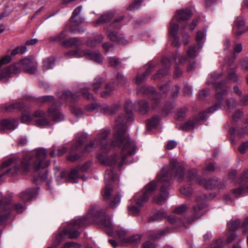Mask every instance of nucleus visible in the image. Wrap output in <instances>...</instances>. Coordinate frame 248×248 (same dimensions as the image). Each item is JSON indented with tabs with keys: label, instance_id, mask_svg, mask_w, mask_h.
I'll return each mask as SVG.
<instances>
[{
	"label": "nucleus",
	"instance_id": "obj_1",
	"mask_svg": "<svg viewBox=\"0 0 248 248\" xmlns=\"http://www.w3.org/2000/svg\"><path fill=\"white\" fill-rule=\"evenodd\" d=\"M132 103L131 101H126L124 105L125 114L119 115L115 121V134L111 143L107 141V138L110 134V130L104 129L101 130L97 136L95 141H91L85 146L84 152L92 151L98 146L103 153L110 150L112 146L122 147L120 156L115 155L108 157L100 154L98 155L99 161L102 164L111 166L115 164L121 167L125 162L126 158L134 155L136 152L135 143L131 141L129 135L126 132V124L133 121L134 118L132 112Z\"/></svg>",
	"mask_w": 248,
	"mask_h": 248
},
{
	"label": "nucleus",
	"instance_id": "obj_2",
	"mask_svg": "<svg viewBox=\"0 0 248 248\" xmlns=\"http://www.w3.org/2000/svg\"><path fill=\"white\" fill-rule=\"evenodd\" d=\"M172 176L179 182L184 181L187 183H193L198 181L200 185L203 186L207 189L213 188L217 184V182L214 180L198 179L196 171L193 170L184 173L183 167L174 158L170 161L169 170L163 168L157 175V179L160 182H167Z\"/></svg>",
	"mask_w": 248,
	"mask_h": 248
},
{
	"label": "nucleus",
	"instance_id": "obj_3",
	"mask_svg": "<svg viewBox=\"0 0 248 248\" xmlns=\"http://www.w3.org/2000/svg\"><path fill=\"white\" fill-rule=\"evenodd\" d=\"M91 222H94L109 230L113 229L109 217L106 215L103 210L98 206L91 209L86 217H76L70 221L72 225L78 227L88 225Z\"/></svg>",
	"mask_w": 248,
	"mask_h": 248
},
{
	"label": "nucleus",
	"instance_id": "obj_4",
	"mask_svg": "<svg viewBox=\"0 0 248 248\" xmlns=\"http://www.w3.org/2000/svg\"><path fill=\"white\" fill-rule=\"evenodd\" d=\"M222 76L221 72H214L210 75V78L207 81L208 84H213L216 91L215 99L217 102L214 105L208 108V112L213 113L220 108L223 101L228 94V87L226 85V83L220 81Z\"/></svg>",
	"mask_w": 248,
	"mask_h": 248
},
{
	"label": "nucleus",
	"instance_id": "obj_5",
	"mask_svg": "<svg viewBox=\"0 0 248 248\" xmlns=\"http://www.w3.org/2000/svg\"><path fill=\"white\" fill-rule=\"evenodd\" d=\"M117 180V176L111 170H108L105 174V187L102 192V196L104 200H109V206L114 208L120 202L121 196L119 193L115 195L112 194V184Z\"/></svg>",
	"mask_w": 248,
	"mask_h": 248
},
{
	"label": "nucleus",
	"instance_id": "obj_6",
	"mask_svg": "<svg viewBox=\"0 0 248 248\" xmlns=\"http://www.w3.org/2000/svg\"><path fill=\"white\" fill-rule=\"evenodd\" d=\"M84 19L82 17H80L79 18L76 19L73 18L71 17L69 21L66 26V29L62 31L59 34L56 35L51 36L49 38L50 42H59L63 40L67 36V29L73 33L83 32V31L80 29L78 28V26L83 23Z\"/></svg>",
	"mask_w": 248,
	"mask_h": 248
},
{
	"label": "nucleus",
	"instance_id": "obj_7",
	"mask_svg": "<svg viewBox=\"0 0 248 248\" xmlns=\"http://www.w3.org/2000/svg\"><path fill=\"white\" fill-rule=\"evenodd\" d=\"M156 187V184L154 182L150 183L146 186L143 194L137 201L136 206L132 205L128 207L129 214L133 215H137L140 212V207H141L144 203L148 201L149 196L152 194Z\"/></svg>",
	"mask_w": 248,
	"mask_h": 248
},
{
	"label": "nucleus",
	"instance_id": "obj_8",
	"mask_svg": "<svg viewBox=\"0 0 248 248\" xmlns=\"http://www.w3.org/2000/svg\"><path fill=\"white\" fill-rule=\"evenodd\" d=\"M37 68V63L33 61L32 58H25L19 62L11 65V70L16 73L20 72L22 70L30 74H34L36 72Z\"/></svg>",
	"mask_w": 248,
	"mask_h": 248
},
{
	"label": "nucleus",
	"instance_id": "obj_9",
	"mask_svg": "<svg viewBox=\"0 0 248 248\" xmlns=\"http://www.w3.org/2000/svg\"><path fill=\"white\" fill-rule=\"evenodd\" d=\"M65 55L68 58H80L84 56L87 59L93 60L98 63H101L103 60V57L99 52L90 50H71L66 52Z\"/></svg>",
	"mask_w": 248,
	"mask_h": 248
},
{
	"label": "nucleus",
	"instance_id": "obj_10",
	"mask_svg": "<svg viewBox=\"0 0 248 248\" xmlns=\"http://www.w3.org/2000/svg\"><path fill=\"white\" fill-rule=\"evenodd\" d=\"M120 108L119 104H113L108 107L107 104H92L86 106V109L88 111L97 110L102 113L112 115L117 111Z\"/></svg>",
	"mask_w": 248,
	"mask_h": 248
},
{
	"label": "nucleus",
	"instance_id": "obj_11",
	"mask_svg": "<svg viewBox=\"0 0 248 248\" xmlns=\"http://www.w3.org/2000/svg\"><path fill=\"white\" fill-rule=\"evenodd\" d=\"M196 202L198 205L193 207V216L190 219V221H193L200 218L206 211L204 203V199L202 198L201 197H198L196 198Z\"/></svg>",
	"mask_w": 248,
	"mask_h": 248
},
{
	"label": "nucleus",
	"instance_id": "obj_12",
	"mask_svg": "<svg viewBox=\"0 0 248 248\" xmlns=\"http://www.w3.org/2000/svg\"><path fill=\"white\" fill-rule=\"evenodd\" d=\"M140 92L146 94L151 99L152 102V108H155L160 103V95L155 91L153 87L142 86Z\"/></svg>",
	"mask_w": 248,
	"mask_h": 248
},
{
	"label": "nucleus",
	"instance_id": "obj_13",
	"mask_svg": "<svg viewBox=\"0 0 248 248\" xmlns=\"http://www.w3.org/2000/svg\"><path fill=\"white\" fill-rule=\"evenodd\" d=\"M247 31L245 28L244 19L242 17H237L232 27V32L234 37L238 38L240 36Z\"/></svg>",
	"mask_w": 248,
	"mask_h": 248
},
{
	"label": "nucleus",
	"instance_id": "obj_14",
	"mask_svg": "<svg viewBox=\"0 0 248 248\" xmlns=\"http://www.w3.org/2000/svg\"><path fill=\"white\" fill-rule=\"evenodd\" d=\"M225 102L226 103L227 109L230 110L237 106L239 104L243 106H247L248 105V95H245L239 98V102L234 98L227 99L225 100Z\"/></svg>",
	"mask_w": 248,
	"mask_h": 248
},
{
	"label": "nucleus",
	"instance_id": "obj_15",
	"mask_svg": "<svg viewBox=\"0 0 248 248\" xmlns=\"http://www.w3.org/2000/svg\"><path fill=\"white\" fill-rule=\"evenodd\" d=\"M241 227L243 229V232L246 233L248 232V217L245 219L242 223L239 220L230 221L228 223V229L231 231H234L238 228Z\"/></svg>",
	"mask_w": 248,
	"mask_h": 248
},
{
	"label": "nucleus",
	"instance_id": "obj_16",
	"mask_svg": "<svg viewBox=\"0 0 248 248\" xmlns=\"http://www.w3.org/2000/svg\"><path fill=\"white\" fill-rule=\"evenodd\" d=\"M170 65L171 63L170 60L167 58H164L162 60V68L153 77V79H156L157 78H162L167 75L169 72Z\"/></svg>",
	"mask_w": 248,
	"mask_h": 248
},
{
	"label": "nucleus",
	"instance_id": "obj_17",
	"mask_svg": "<svg viewBox=\"0 0 248 248\" xmlns=\"http://www.w3.org/2000/svg\"><path fill=\"white\" fill-rule=\"evenodd\" d=\"M207 118V112L203 111L199 113L198 118H196L193 119L192 120H190L185 123L182 126V129L184 130H188L192 129L194 128L195 126L197 124L198 120H204Z\"/></svg>",
	"mask_w": 248,
	"mask_h": 248
},
{
	"label": "nucleus",
	"instance_id": "obj_18",
	"mask_svg": "<svg viewBox=\"0 0 248 248\" xmlns=\"http://www.w3.org/2000/svg\"><path fill=\"white\" fill-rule=\"evenodd\" d=\"M33 115L34 117L39 118V119L35 121V125L39 127H44L49 125V121L48 119L44 118L45 113L43 111L40 110H37L33 113Z\"/></svg>",
	"mask_w": 248,
	"mask_h": 248
},
{
	"label": "nucleus",
	"instance_id": "obj_19",
	"mask_svg": "<svg viewBox=\"0 0 248 248\" xmlns=\"http://www.w3.org/2000/svg\"><path fill=\"white\" fill-rule=\"evenodd\" d=\"M18 125V121L16 120L3 119L0 121V131L5 129L14 130L16 128Z\"/></svg>",
	"mask_w": 248,
	"mask_h": 248
},
{
	"label": "nucleus",
	"instance_id": "obj_20",
	"mask_svg": "<svg viewBox=\"0 0 248 248\" xmlns=\"http://www.w3.org/2000/svg\"><path fill=\"white\" fill-rule=\"evenodd\" d=\"M48 116L52 121L60 122L64 120V117L58 108L51 107L48 110Z\"/></svg>",
	"mask_w": 248,
	"mask_h": 248
},
{
	"label": "nucleus",
	"instance_id": "obj_21",
	"mask_svg": "<svg viewBox=\"0 0 248 248\" xmlns=\"http://www.w3.org/2000/svg\"><path fill=\"white\" fill-rule=\"evenodd\" d=\"M169 185H163L161 186L160 194L157 196L155 197L153 200V202L157 204H161L167 199L168 192V186Z\"/></svg>",
	"mask_w": 248,
	"mask_h": 248
},
{
	"label": "nucleus",
	"instance_id": "obj_22",
	"mask_svg": "<svg viewBox=\"0 0 248 248\" xmlns=\"http://www.w3.org/2000/svg\"><path fill=\"white\" fill-rule=\"evenodd\" d=\"M197 52L194 46H190L186 50V56H182L179 58V63H184L188 61L189 58H195L197 56Z\"/></svg>",
	"mask_w": 248,
	"mask_h": 248
},
{
	"label": "nucleus",
	"instance_id": "obj_23",
	"mask_svg": "<svg viewBox=\"0 0 248 248\" xmlns=\"http://www.w3.org/2000/svg\"><path fill=\"white\" fill-rule=\"evenodd\" d=\"M107 34L110 40L113 42H117L119 44H123L124 42V40L122 35L118 34L116 31H112L110 29H109L107 31Z\"/></svg>",
	"mask_w": 248,
	"mask_h": 248
},
{
	"label": "nucleus",
	"instance_id": "obj_24",
	"mask_svg": "<svg viewBox=\"0 0 248 248\" xmlns=\"http://www.w3.org/2000/svg\"><path fill=\"white\" fill-rule=\"evenodd\" d=\"M192 16V12L190 10H182L178 12V14L176 15L174 19L178 22L184 21L188 19Z\"/></svg>",
	"mask_w": 248,
	"mask_h": 248
},
{
	"label": "nucleus",
	"instance_id": "obj_25",
	"mask_svg": "<svg viewBox=\"0 0 248 248\" xmlns=\"http://www.w3.org/2000/svg\"><path fill=\"white\" fill-rule=\"evenodd\" d=\"M236 67L230 68L228 71L227 78L229 80L236 83L240 80V76L236 73Z\"/></svg>",
	"mask_w": 248,
	"mask_h": 248
},
{
	"label": "nucleus",
	"instance_id": "obj_26",
	"mask_svg": "<svg viewBox=\"0 0 248 248\" xmlns=\"http://www.w3.org/2000/svg\"><path fill=\"white\" fill-rule=\"evenodd\" d=\"M81 44V41L76 37L66 39L62 42V45L65 47L78 46Z\"/></svg>",
	"mask_w": 248,
	"mask_h": 248
},
{
	"label": "nucleus",
	"instance_id": "obj_27",
	"mask_svg": "<svg viewBox=\"0 0 248 248\" xmlns=\"http://www.w3.org/2000/svg\"><path fill=\"white\" fill-rule=\"evenodd\" d=\"M11 66L8 67H2L0 66V79L3 81H6L11 73L16 74L13 72L11 69Z\"/></svg>",
	"mask_w": 248,
	"mask_h": 248
},
{
	"label": "nucleus",
	"instance_id": "obj_28",
	"mask_svg": "<svg viewBox=\"0 0 248 248\" xmlns=\"http://www.w3.org/2000/svg\"><path fill=\"white\" fill-rule=\"evenodd\" d=\"M36 194L35 190L32 188L28 189L20 193V197L25 202L31 200Z\"/></svg>",
	"mask_w": 248,
	"mask_h": 248
},
{
	"label": "nucleus",
	"instance_id": "obj_29",
	"mask_svg": "<svg viewBox=\"0 0 248 248\" xmlns=\"http://www.w3.org/2000/svg\"><path fill=\"white\" fill-rule=\"evenodd\" d=\"M152 71V67H149L148 69L145 71L142 75H138L136 79L134 80L135 83L138 85L141 84L143 82L145 81Z\"/></svg>",
	"mask_w": 248,
	"mask_h": 248
},
{
	"label": "nucleus",
	"instance_id": "obj_30",
	"mask_svg": "<svg viewBox=\"0 0 248 248\" xmlns=\"http://www.w3.org/2000/svg\"><path fill=\"white\" fill-rule=\"evenodd\" d=\"M60 97L64 100L70 102L77 100L78 98V95L72 93L68 91L62 92Z\"/></svg>",
	"mask_w": 248,
	"mask_h": 248
},
{
	"label": "nucleus",
	"instance_id": "obj_31",
	"mask_svg": "<svg viewBox=\"0 0 248 248\" xmlns=\"http://www.w3.org/2000/svg\"><path fill=\"white\" fill-rule=\"evenodd\" d=\"M141 235L135 234L132 236L126 237L124 239V242L131 245H135L140 242Z\"/></svg>",
	"mask_w": 248,
	"mask_h": 248
},
{
	"label": "nucleus",
	"instance_id": "obj_32",
	"mask_svg": "<svg viewBox=\"0 0 248 248\" xmlns=\"http://www.w3.org/2000/svg\"><path fill=\"white\" fill-rule=\"evenodd\" d=\"M174 18H173L170 22V27L169 32L172 37H176L177 35L179 25L177 23L175 22Z\"/></svg>",
	"mask_w": 248,
	"mask_h": 248
},
{
	"label": "nucleus",
	"instance_id": "obj_33",
	"mask_svg": "<svg viewBox=\"0 0 248 248\" xmlns=\"http://www.w3.org/2000/svg\"><path fill=\"white\" fill-rule=\"evenodd\" d=\"M55 60L53 57L46 58L43 62V69L44 70H47L52 69L54 65Z\"/></svg>",
	"mask_w": 248,
	"mask_h": 248
},
{
	"label": "nucleus",
	"instance_id": "obj_34",
	"mask_svg": "<svg viewBox=\"0 0 248 248\" xmlns=\"http://www.w3.org/2000/svg\"><path fill=\"white\" fill-rule=\"evenodd\" d=\"M169 229L166 228L160 231L155 232L149 235V237L151 239H159L164 236L168 232Z\"/></svg>",
	"mask_w": 248,
	"mask_h": 248
},
{
	"label": "nucleus",
	"instance_id": "obj_35",
	"mask_svg": "<svg viewBox=\"0 0 248 248\" xmlns=\"http://www.w3.org/2000/svg\"><path fill=\"white\" fill-rule=\"evenodd\" d=\"M66 233L64 231L61 232L56 235L53 245L56 248L60 245L66 238Z\"/></svg>",
	"mask_w": 248,
	"mask_h": 248
},
{
	"label": "nucleus",
	"instance_id": "obj_36",
	"mask_svg": "<svg viewBox=\"0 0 248 248\" xmlns=\"http://www.w3.org/2000/svg\"><path fill=\"white\" fill-rule=\"evenodd\" d=\"M23 106V104L21 103H16L13 104L5 105L4 107L6 111H11L16 109H21Z\"/></svg>",
	"mask_w": 248,
	"mask_h": 248
},
{
	"label": "nucleus",
	"instance_id": "obj_37",
	"mask_svg": "<svg viewBox=\"0 0 248 248\" xmlns=\"http://www.w3.org/2000/svg\"><path fill=\"white\" fill-rule=\"evenodd\" d=\"M114 90L113 86L108 83L105 85V90L101 93V96L103 98H107L110 95Z\"/></svg>",
	"mask_w": 248,
	"mask_h": 248
},
{
	"label": "nucleus",
	"instance_id": "obj_38",
	"mask_svg": "<svg viewBox=\"0 0 248 248\" xmlns=\"http://www.w3.org/2000/svg\"><path fill=\"white\" fill-rule=\"evenodd\" d=\"M103 82V79L101 78H97L94 79L92 83L93 90L94 92L97 93L99 91L102 87Z\"/></svg>",
	"mask_w": 248,
	"mask_h": 248
},
{
	"label": "nucleus",
	"instance_id": "obj_39",
	"mask_svg": "<svg viewBox=\"0 0 248 248\" xmlns=\"http://www.w3.org/2000/svg\"><path fill=\"white\" fill-rule=\"evenodd\" d=\"M159 118L158 116H154L152 119H149L147 123V126L149 129L155 128L158 124Z\"/></svg>",
	"mask_w": 248,
	"mask_h": 248
},
{
	"label": "nucleus",
	"instance_id": "obj_40",
	"mask_svg": "<svg viewBox=\"0 0 248 248\" xmlns=\"http://www.w3.org/2000/svg\"><path fill=\"white\" fill-rule=\"evenodd\" d=\"M113 15L110 13H107L102 15L96 21L97 24H102L110 21Z\"/></svg>",
	"mask_w": 248,
	"mask_h": 248
},
{
	"label": "nucleus",
	"instance_id": "obj_41",
	"mask_svg": "<svg viewBox=\"0 0 248 248\" xmlns=\"http://www.w3.org/2000/svg\"><path fill=\"white\" fill-rule=\"evenodd\" d=\"M103 40V37L102 35L99 34L96 36L94 39L89 40L87 42V45L90 46H95L100 44Z\"/></svg>",
	"mask_w": 248,
	"mask_h": 248
},
{
	"label": "nucleus",
	"instance_id": "obj_42",
	"mask_svg": "<svg viewBox=\"0 0 248 248\" xmlns=\"http://www.w3.org/2000/svg\"><path fill=\"white\" fill-rule=\"evenodd\" d=\"M64 231L66 233V235H68V238L70 239L77 238L80 234L79 231L72 229H66Z\"/></svg>",
	"mask_w": 248,
	"mask_h": 248
},
{
	"label": "nucleus",
	"instance_id": "obj_43",
	"mask_svg": "<svg viewBox=\"0 0 248 248\" xmlns=\"http://www.w3.org/2000/svg\"><path fill=\"white\" fill-rule=\"evenodd\" d=\"M245 122L243 124L241 130L237 134L240 137H242L244 135L248 134V129H247L248 126V116L245 117Z\"/></svg>",
	"mask_w": 248,
	"mask_h": 248
},
{
	"label": "nucleus",
	"instance_id": "obj_44",
	"mask_svg": "<svg viewBox=\"0 0 248 248\" xmlns=\"http://www.w3.org/2000/svg\"><path fill=\"white\" fill-rule=\"evenodd\" d=\"M79 178L78 171L76 169H72L68 176V179L72 183H75L76 180Z\"/></svg>",
	"mask_w": 248,
	"mask_h": 248
},
{
	"label": "nucleus",
	"instance_id": "obj_45",
	"mask_svg": "<svg viewBox=\"0 0 248 248\" xmlns=\"http://www.w3.org/2000/svg\"><path fill=\"white\" fill-rule=\"evenodd\" d=\"M139 111L142 114H145L149 110L148 103L145 101H141L139 103Z\"/></svg>",
	"mask_w": 248,
	"mask_h": 248
},
{
	"label": "nucleus",
	"instance_id": "obj_46",
	"mask_svg": "<svg viewBox=\"0 0 248 248\" xmlns=\"http://www.w3.org/2000/svg\"><path fill=\"white\" fill-rule=\"evenodd\" d=\"M33 116L34 115H31L28 111H24L22 112L21 121L23 123H28L32 120Z\"/></svg>",
	"mask_w": 248,
	"mask_h": 248
},
{
	"label": "nucleus",
	"instance_id": "obj_47",
	"mask_svg": "<svg viewBox=\"0 0 248 248\" xmlns=\"http://www.w3.org/2000/svg\"><path fill=\"white\" fill-rule=\"evenodd\" d=\"M245 191H248V183L245 186V187L241 186L233 189L232 192L236 196H239L244 193Z\"/></svg>",
	"mask_w": 248,
	"mask_h": 248
},
{
	"label": "nucleus",
	"instance_id": "obj_48",
	"mask_svg": "<svg viewBox=\"0 0 248 248\" xmlns=\"http://www.w3.org/2000/svg\"><path fill=\"white\" fill-rule=\"evenodd\" d=\"M205 35L202 31H199L197 32L196 35V41L200 47H202L203 46V40L204 38Z\"/></svg>",
	"mask_w": 248,
	"mask_h": 248
},
{
	"label": "nucleus",
	"instance_id": "obj_49",
	"mask_svg": "<svg viewBox=\"0 0 248 248\" xmlns=\"http://www.w3.org/2000/svg\"><path fill=\"white\" fill-rule=\"evenodd\" d=\"M143 0H134L128 7L129 10H135L140 7Z\"/></svg>",
	"mask_w": 248,
	"mask_h": 248
},
{
	"label": "nucleus",
	"instance_id": "obj_50",
	"mask_svg": "<svg viewBox=\"0 0 248 248\" xmlns=\"http://www.w3.org/2000/svg\"><path fill=\"white\" fill-rule=\"evenodd\" d=\"M109 64L115 68H118L121 66V62L117 58L111 57L109 58Z\"/></svg>",
	"mask_w": 248,
	"mask_h": 248
},
{
	"label": "nucleus",
	"instance_id": "obj_51",
	"mask_svg": "<svg viewBox=\"0 0 248 248\" xmlns=\"http://www.w3.org/2000/svg\"><path fill=\"white\" fill-rule=\"evenodd\" d=\"M86 138V135L85 134H82L80 136V138L78 139L77 142L75 144L74 146L75 149L74 150L79 151L80 149V147L82 145V143L84 142L85 139Z\"/></svg>",
	"mask_w": 248,
	"mask_h": 248
},
{
	"label": "nucleus",
	"instance_id": "obj_52",
	"mask_svg": "<svg viewBox=\"0 0 248 248\" xmlns=\"http://www.w3.org/2000/svg\"><path fill=\"white\" fill-rule=\"evenodd\" d=\"M248 149V140L245 142H242L240 146H239L238 150L239 152L242 154H244L246 153Z\"/></svg>",
	"mask_w": 248,
	"mask_h": 248
},
{
	"label": "nucleus",
	"instance_id": "obj_53",
	"mask_svg": "<svg viewBox=\"0 0 248 248\" xmlns=\"http://www.w3.org/2000/svg\"><path fill=\"white\" fill-rule=\"evenodd\" d=\"M80 92H81V93L83 95V96L85 98H86L89 100L91 99H94V97L93 96V95L89 92L88 88L81 89Z\"/></svg>",
	"mask_w": 248,
	"mask_h": 248
},
{
	"label": "nucleus",
	"instance_id": "obj_54",
	"mask_svg": "<svg viewBox=\"0 0 248 248\" xmlns=\"http://www.w3.org/2000/svg\"><path fill=\"white\" fill-rule=\"evenodd\" d=\"M71 112L75 116L79 117L82 115L81 109L76 106H73L71 108Z\"/></svg>",
	"mask_w": 248,
	"mask_h": 248
},
{
	"label": "nucleus",
	"instance_id": "obj_55",
	"mask_svg": "<svg viewBox=\"0 0 248 248\" xmlns=\"http://www.w3.org/2000/svg\"><path fill=\"white\" fill-rule=\"evenodd\" d=\"M180 191L181 194L185 196H189L192 194V190L189 186L187 187L184 186L180 189Z\"/></svg>",
	"mask_w": 248,
	"mask_h": 248
},
{
	"label": "nucleus",
	"instance_id": "obj_56",
	"mask_svg": "<svg viewBox=\"0 0 248 248\" xmlns=\"http://www.w3.org/2000/svg\"><path fill=\"white\" fill-rule=\"evenodd\" d=\"M187 209V206L186 204H182L177 208L173 211V212L177 214L183 213Z\"/></svg>",
	"mask_w": 248,
	"mask_h": 248
},
{
	"label": "nucleus",
	"instance_id": "obj_57",
	"mask_svg": "<svg viewBox=\"0 0 248 248\" xmlns=\"http://www.w3.org/2000/svg\"><path fill=\"white\" fill-rule=\"evenodd\" d=\"M168 221L170 223L174 224V225H177V223H179L180 226L181 225H184L185 227H186L184 223L182 222L180 220H176L175 217H173V216H170L168 217Z\"/></svg>",
	"mask_w": 248,
	"mask_h": 248
},
{
	"label": "nucleus",
	"instance_id": "obj_58",
	"mask_svg": "<svg viewBox=\"0 0 248 248\" xmlns=\"http://www.w3.org/2000/svg\"><path fill=\"white\" fill-rule=\"evenodd\" d=\"M116 78L120 85H123L126 82V78L120 73L117 74Z\"/></svg>",
	"mask_w": 248,
	"mask_h": 248
},
{
	"label": "nucleus",
	"instance_id": "obj_59",
	"mask_svg": "<svg viewBox=\"0 0 248 248\" xmlns=\"http://www.w3.org/2000/svg\"><path fill=\"white\" fill-rule=\"evenodd\" d=\"M128 231L127 230L120 228L116 231V233L120 237H123L128 234Z\"/></svg>",
	"mask_w": 248,
	"mask_h": 248
},
{
	"label": "nucleus",
	"instance_id": "obj_60",
	"mask_svg": "<svg viewBox=\"0 0 248 248\" xmlns=\"http://www.w3.org/2000/svg\"><path fill=\"white\" fill-rule=\"evenodd\" d=\"M156 244L151 241H147L142 245V248H156Z\"/></svg>",
	"mask_w": 248,
	"mask_h": 248
},
{
	"label": "nucleus",
	"instance_id": "obj_61",
	"mask_svg": "<svg viewBox=\"0 0 248 248\" xmlns=\"http://www.w3.org/2000/svg\"><path fill=\"white\" fill-rule=\"evenodd\" d=\"M40 100L41 102L45 103V102H52L54 101V97L52 96H44L40 98Z\"/></svg>",
	"mask_w": 248,
	"mask_h": 248
},
{
	"label": "nucleus",
	"instance_id": "obj_62",
	"mask_svg": "<svg viewBox=\"0 0 248 248\" xmlns=\"http://www.w3.org/2000/svg\"><path fill=\"white\" fill-rule=\"evenodd\" d=\"M11 60V58L9 55H6L2 57L0 61V66L9 62Z\"/></svg>",
	"mask_w": 248,
	"mask_h": 248
},
{
	"label": "nucleus",
	"instance_id": "obj_63",
	"mask_svg": "<svg viewBox=\"0 0 248 248\" xmlns=\"http://www.w3.org/2000/svg\"><path fill=\"white\" fill-rule=\"evenodd\" d=\"M241 67L242 69L248 71V58H244L241 62Z\"/></svg>",
	"mask_w": 248,
	"mask_h": 248
},
{
	"label": "nucleus",
	"instance_id": "obj_64",
	"mask_svg": "<svg viewBox=\"0 0 248 248\" xmlns=\"http://www.w3.org/2000/svg\"><path fill=\"white\" fill-rule=\"evenodd\" d=\"M82 10V7L81 6H79L77 7L73 11L72 15L71 17L73 18H75L76 16H77Z\"/></svg>",
	"mask_w": 248,
	"mask_h": 248
}]
</instances>
